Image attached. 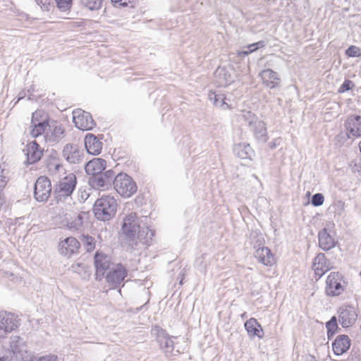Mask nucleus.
I'll list each match as a JSON object with an SVG mask.
<instances>
[{"instance_id":"20","label":"nucleus","mask_w":361,"mask_h":361,"mask_svg":"<svg viewBox=\"0 0 361 361\" xmlns=\"http://www.w3.org/2000/svg\"><path fill=\"white\" fill-rule=\"evenodd\" d=\"M102 142L92 133H87L85 137V147L87 152L92 155L100 154L102 149Z\"/></svg>"},{"instance_id":"45","label":"nucleus","mask_w":361,"mask_h":361,"mask_svg":"<svg viewBox=\"0 0 361 361\" xmlns=\"http://www.w3.org/2000/svg\"><path fill=\"white\" fill-rule=\"evenodd\" d=\"M65 219H68V214H62L56 215V216H54L53 218V221H54V224H55V226H56L57 227L63 228V227H66V226H62V225L61 226L59 224L61 221H63V220Z\"/></svg>"},{"instance_id":"10","label":"nucleus","mask_w":361,"mask_h":361,"mask_svg":"<svg viewBox=\"0 0 361 361\" xmlns=\"http://www.w3.org/2000/svg\"><path fill=\"white\" fill-rule=\"evenodd\" d=\"M338 322L343 328L353 326L357 320V314L354 307L343 305L338 310Z\"/></svg>"},{"instance_id":"54","label":"nucleus","mask_w":361,"mask_h":361,"mask_svg":"<svg viewBox=\"0 0 361 361\" xmlns=\"http://www.w3.org/2000/svg\"><path fill=\"white\" fill-rule=\"evenodd\" d=\"M280 81L281 80H269V81L263 82V83L266 87H267L270 89H274V88L279 86Z\"/></svg>"},{"instance_id":"4","label":"nucleus","mask_w":361,"mask_h":361,"mask_svg":"<svg viewBox=\"0 0 361 361\" xmlns=\"http://www.w3.org/2000/svg\"><path fill=\"white\" fill-rule=\"evenodd\" d=\"M114 189L121 196L129 197L135 192L137 186L129 176L119 173L114 178Z\"/></svg>"},{"instance_id":"49","label":"nucleus","mask_w":361,"mask_h":361,"mask_svg":"<svg viewBox=\"0 0 361 361\" xmlns=\"http://www.w3.org/2000/svg\"><path fill=\"white\" fill-rule=\"evenodd\" d=\"M204 259V256L203 255L200 257L197 258L195 261V266L201 272L206 271V267L203 264Z\"/></svg>"},{"instance_id":"24","label":"nucleus","mask_w":361,"mask_h":361,"mask_svg":"<svg viewBox=\"0 0 361 361\" xmlns=\"http://www.w3.org/2000/svg\"><path fill=\"white\" fill-rule=\"evenodd\" d=\"M254 255L255 258L265 266H271L274 263V255L268 247H258Z\"/></svg>"},{"instance_id":"46","label":"nucleus","mask_w":361,"mask_h":361,"mask_svg":"<svg viewBox=\"0 0 361 361\" xmlns=\"http://www.w3.org/2000/svg\"><path fill=\"white\" fill-rule=\"evenodd\" d=\"M355 86L353 81L350 80H345L339 88L338 92L340 93L345 92L351 90Z\"/></svg>"},{"instance_id":"21","label":"nucleus","mask_w":361,"mask_h":361,"mask_svg":"<svg viewBox=\"0 0 361 361\" xmlns=\"http://www.w3.org/2000/svg\"><path fill=\"white\" fill-rule=\"evenodd\" d=\"M106 165V160L94 158L85 164V169L87 174L94 176L102 173V171L105 169Z\"/></svg>"},{"instance_id":"14","label":"nucleus","mask_w":361,"mask_h":361,"mask_svg":"<svg viewBox=\"0 0 361 361\" xmlns=\"http://www.w3.org/2000/svg\"><path fill=\"white\" fill-rule=\"evenodd\" d=\"M64 136V130L61 124L52 121H49L47 130L44 135L47 142L51 144L59 142Z\"/></svg>"},{"instance_id":"34","label":"nucleus","mask_w":361,"mask_h":361,"mask_svg":"<svg viewBox=\"0 0 361 361\" xmlns=\"http://www.w3.org/2000/svg\"><path fill=\"white\" fill-rule=\"evenodd\" d=\"M208 98L216 106L224 107L226 106L225 108L228 106L225 102L226 97L223 94H217L215 92L210 91L208 94Z\"/></svg>"},{"instance_id":"63","label":"nucleus","mask_w":361,"mask_h":361,"mask_svg":"<svg viewBox=\"0 0 361 361\" xmlns=\"http://www.w3.org/2000/svg\"><path fill=\"white\" fill-rule=\"evenodd\" d=\"M242 318H244V317H246V312H244L242 315H241Z\"/></svg>"},{"instance_id":"50","label":"nucleus","mask_w":361,"mask_h":361,"mask_svg":"<svg viewBox=\"0 0 361 361\" xmlns=\"http://www.w3.org/2000/svg\"><path fill=\"white\" fill-rule=\"evenodd\" d=\"M36 361H59L57 355H47L44 356H41Z\"/></svg>"},{"instance_id":"37","label":"nucleus","mask_w":361,"mask_h":361,"mask_svg":"<svg viewBox=\"0 0 361 361\" xmlns=\"http://www.w3.org/2000/svg\"><path fill=\"white\" fill-rule=\"evenodd\" d=\"M263 82L269 80H281L276 72L271 69H265L260 73Z\"/></svg>"},{"instance_id":"17","label":"nucleus","mask_w":361,"mask_h":361,"mask_svg":"<svg viewBox=\"0 0 361 361\" xmlns=\"http://www.w3.org/2000/svg\"><path fill=\"white\" fill-rule=\"evenodd\" d=\"M319 246L324 251H329L334 248L337 242L330 234L329 228L326 227L322 229L318 233Z\"/></svg>"},{"instance_id":"9","label":"nucleus","mask_w":361,"mask_h":361,"mask_svg":"<svg viewBox=\"0 0 361 361\" xmlns=\"http://www.w3.org/2000/svg\"><path fill=\"white\" fill-rule=\"evenodd\" d=\"M51 192V181L47 177H39L35 184L34 194L38 202H45L48 200Z\"/></svg>"},{"instance_id":"59","label":"nucleus","mask_w":361,"mask_h":361,"mask_svg":"<svg viewBox=\"0 0 361 361\" xmlns=\"http://www.w3.org/2000/svg\"><path fill=\"white\" fill-rule=\"evenodd\" d=\"M11 358L8 356H3L0 357V361H11Z\"/></svg>"},{"instance_id":"48","label":"nucleus","mask_w":361,"mask_h":361,"mask_svg":"<svg viewBox=\"0 0 361 361\" xmlns=\"http://www.w3.org/2000/svg\"><path fill=\"white\" fill-rule=\"evenodd\" d=\"M47 168L49 172L54 173L59 172L60 169L62 168V166L54 160L53 162L47 164Z\"/></svg>"},{"instance_id":"28","label":"nucleus","mask_w":361,"mask_h":361,"mask_svg":"<svg viewBox=\"0 0 361 361\" xmlns=\"http://www.w3.org/2000/svg\"><path fill=\"white\" fill-rule=\"evenodd\" d=\"M255 138L262 142H266L268 140L267 128L264 122L258 120L255 125L251 127Z\"/></svg>"},{"instance_id":"31","label":"nucleus","mask_w":361,"mask_h":361,"mask_svg":"<svg viewBox=\"0 0 361 361\" xmlns=\"http://www.w3.org/2000/svg\"><path fill=\"white\" fill-rule=\"evenodd\" d=\"M48 123V121L42 120L35 123H31L30 127L32 129L30 130V135L34 137H37L42 134H44L45 135L46 131L47 130Z\"/></svg>"},{"instance_id":"43","label":"nucleus","mask_w":361,"mask_h":361,"mask_svg":"<svg viewBox=\"0 0 361 361\" xmlns=\"http://www.w3.org/2000/svg\"><path fill=\"white\" fill-rule=\"evenodd\" d=\"M55 198L57 202L66 201V199L71 195L70 194H65L61 191V188L58 187L57 189L54 191Z\"/></svg>"},{"instance_id":"40","label":"nucleus","mask_w":361,"mask_h":361,"mask_svg":"<svg viewBox=\"0 0 361 361\" xmlns=\"http://www.w3.org/2000/svg\"><path fill=\"white\" fill-rule=\"evenodd\" d=\"M135 5V0H114V9L120 8H134Z\"/></svg>"},{"instance_id":"5","label":"nucleus","mask_w":361,"mask_h":361,"mask_svg":"<svg viewBox=\"0 0 361 361\" xmlns=\"http://www.w3.org/2000/svg\"><path fill=\"white\" fill-rule=\"evenodd\" d=\"M90 215V212H81L77 215L68 214V219H65L59 224L66 226L70 231H82L84 226L88 225Z\"/></svg>"},{"instance_id":"3","label":"nucleus","mask_w":361,"mask_h":361,"mask_svg":"<svg viewBox=\"0 0 361 361\" xmlns=\"http://www.w3.org/2000/svg\"><path fill=\"white\" fill-rule=\"evenodd\" d=\"M152 336L155 337L161 350L167 357L176 355L174 343L171 337L162 328L154 326L151 330Z\"/></svg>"},{"instance_id":"16","label":"nucleus","mask_w":361,"mask_h":361,"mask_svg":"<svg viewBox=\"0 0 361 361\" xmlns=\"http://www.w3.org/2000/svg\"><path fill=\"white\" fill-rule=\"evenodd\" d=\"M24 152L27 156L26 162L28 164H32L41 159L44 149L40 147L36 141H33L26 145Z\"/></svg>"},{"instance_id":"12","label":"nucleus","mask_w":361,"mask_h":361,"mask_svg":"<svg viewBox=\"0 0 361 361\" xmlns=\"http://www.w3.org/2000/svg\"><path fill=\"white\" fill-rule=\"evenodd\" d=\"M93 187L101 190H106L111 188L113 185V171L108 170L90 178Z\"/></svg>"},{"instance_id":"64","label":"nucleus","mask_w":361,"mask_h":361,"mask_svg":"<svg viewBox=\"0 0 361 361\" xmlns=\"http://www.w3.org/2000/svg\"><path fill=\"white\" fill-rule=\"evenodd\" d=\"M100 201V199H97L95 200L94 203L95 204H97V203H99V202Z\"/></svg>"},{"instance_id":"60","label":"nucleus","mask_w":361,"mask_h":361,"mask_svg":"<svg viewBox=\"0 0 361 361\" xmlns=\"http://www.w3.org/2000/svg\"><path fill=\"white\" fill-rule=\"evenodd\" d=\"M305 361H317L315 357L312 355H309L307 358H306V360Z\"/></svg>"},{"instance_id":"47","label":"nucleus","mask_w":361,"mask_h":361,"mask_svg":"<svg viewBox=\"0 0 361 361\" xmlns=\"http://www.w3.org/2000/svg\"><path fill=\"white\" fill-rule=\"evenodd\" d=\"M43 11H48L51 7V0H35Z\"/></svg>"},{"instance_id":"56","label":"nucleus","mask_w":361,"mask_h":361,"mask_svg":"<svg viewBox=\"0 0 361 361\" xmlns=\"http://www.w3.org/2000/svg\"><path fill=\"white\" fill-rule=\"evenodd\" d=\"M256 51V48H253V49H250V50H243V51H241L238 53L239 56H247L251 53H252L253 51Z\"/></svg>"},{"instance_id":"22","label":"nucleus","mask_w":361,"mask_h":361,"mask_svg":"<svg viewBox=\"0 0 361 361\" xmlns=\"http://www.w3.org/2000/svg\"><path fill=\"white\" fill-rule=\"evenodd\" d=\"M350 346V340L346 335H340L336 337L332 343V348L336 355H341L345 353Z\"/></svg>"},{"instance_id":"61","label":"nucleus","mask_w":361,"mask_h":361,"mask_svg":"<svg viewBox=\"0 0 361 361\" xmlns=\"http://www.w3.org/2000/svg\"><path fill=\"white\" fill-rule=\"evenodd\" d=\"M4 189H1L0 188V200H2L4 203L5 202V199H4V194L2 193V191H3Z\"/></svg>"},{"instance_id":"52","label":"nucleus","mask_w":361,"mask_h":361,"mask_svg":"<svg viewBox=\"0 0 361 361\" xmlns=\"http://www.w3.org/2000/svg\"><path fill=\"white\" fill-rule=\"evenodd\" d=\"M324 197L322 193H317L312 197L310 203H324Z\"/></svg>"},{"instance_id":"18","label":"nucleus","mask_w":361,"mask_h":361,"mask_svg":"<svg viewBox=\"0 0 361 361\" xmlns=\"http://www.w3.org/2000/svg\"><path fill=\"white\" fill-rule=\"evenodd\" d=\"M312 269L319 279L331 269L330 263L324 253H319L316 256L312 264Z\"/></svg>"},{"instance_id":"53","label":"nucleus","mask_w":361,"mask_h":361,"mask_svg":"<svg viewBox=\"0 0 361 361\" xmlns=\"http://www.w3.org/2000/svg\"><path fill=\"white\" fill-rule=\"evenodd\" d=\"M4 169H1L0 168V188L4 189L5 186L7 184L8 179L4 175Z\"/></svg>"},{"instance_id":"62","label":"nucleus","mask_w":361,"mask_h":361,"mask_svg":"<svg viewBox=\"0 0 361 361\" xmlns=\"http://www.w3.org/2000/svg\"><path fill=\"white\" fill-rule=\"evenodd\" d=\"M180 276V283L182 284L183 283V277H184V274H179V277Z\"/></svg>"},{"instance_id":"35","label":"nucleus","mask_w":361,"mask_h":361,"mask_svg":"<svg viewBox=\"0 0 361 361\" xmlns=\"http://www.w3.org/2000/svg\"><path fill=\"white\" fill-rule=\"evenodd\" d=\"M80 240L86 252H90L94 250L96 241L93 237L83 234L80 237Z\"/></svg>"},{"instance_id":"33","label":"nucleus","mask_w":361,"mask_h":361,"mask_svg":"<svg viewBox=\"0 0 361 361\" xmlns=\"http://www.w3.org/2000/svg\"><path fill=\"white\" fill-rule=\"evenodd\" d=\"M23 340L20 336H13L10 338L11 350L17 359L18 358V354L23 350Z\"/></svg>"},{"instance_id":"11","label":"nucleus","mask_w":361,"mask_h":361,"mask_svg":"<svg viewBox=\"0 0 361 361\" xmlns=\"http://www.w3.org/2000/svg\"><path fill=\"white\" fill-rule=\"evenodd\" d=\"M346 136L348 139L361 137V116L350 115L344 123Z\"/></svg>"},{"instance_id":"23","label":"nucleus","mask_w":361,"mask_h":361,"mask_svg":"<svg viewBox=\"0 0 361 361\" xmlns=\"http://www.w3.org/2000/svg\"><path fill=\"white\" fill-rule=\"evenodd\" d=\"M155 231L150 229L148 226L140 228L137 233L136 240L138 242V246L140 245H144L145 247L152 245L153 241V237L154 236Z\"/></svg>"},{"instance_id":"1","label":"nucleus","mask_w":361,"mask_h":361,"mask_svg":"<svg viewBox=\"0 0 361 361\" xmlns=\"http://www.w3.org/2000/svg\"><path fill=\"white\" fill-rule=\"evenodd\" d=\"M140 226L136 213L131 212L123 220L121 230L118 233V239L122 247L127 251L139 250L136 240Z\"/></svg>"},{"instance_id":"2","label":"nucleus","mask_w":361,"mask_h":361,"mask_svg":"<svg viewBox=\"0 0 361 361\" xmlns=\"http://www.w3.org/2000/svg\"><path fill=\"white\" fill-rule=\"evenodd\" d=\"M111 262V257L102 252L97 251L94 256V264L95 267V279L101 281L104 278L105 274L106 281L110 284H113V269H110Z\"/></svg>"},{"instance_id":"25","label":"nucleus","mask_w":361,"mask_h":361,"mask_svg":"<svg viewBox=\"0 0 361 361\" xmlns=\"http://www.w3.org/2000/svg\"><path fill=\"white\" fill-rule=\"evenodd\" d=\"M245 328L251 337L257 336L258 338H262L263 330L261 325L255 318H250L247 320L245 323Z\"/></svg>"},{"instance_id":"51","label":"nucleus","mask_w":361,"mask_h":361,"mask_svg":"<svg viewBox=\"0 0 361 361\" xmlns=\"http://www.w3.org/2000/svg\"><path fill=\"white\" fill-rule=\"evenodd\" d=\"M266 42L263 40L259 41L257 42L249 44L246 49L247 50L253 49V48H256V50H257L259 48H262L265 47Z\"/></svg>"},{"instance_id":"26","label":"nucleus","mask_w":361,"mask_h":361,"mask_svg":"<svg viewBox=\"0 0 361 361\" xmlns=\"http://www.w3.org/2000/svg\"><path fill=\"white\" fill-rule=\"evenodd\" d=\"M233 152L236 156L243 159H252L255 152L250 145L246 143H239L234 146Z\"/></svg>"},{"instance_id":"39","label":"nucleus","mask_w":361,"mask_h":361,"mask_svg":"<svg viewBox=\"0 0 361 361\" xmlns=\"http://www.w3.org/2000/svg\"><path fill=\"white\" fill-rule=\"evenodd\" d=\"M103 0H80L81 4L91 11L99 10Z\"/></svg>"},{"instance_id":"15","label":"nucleus","mask_w":361,"mask_h":361,"mask_svg":"<svg viewBox=\"0 0 361 361\" xmlns=\"http://www.w3.org/2000/svg\"><path fill=\"white\" fill-rule=\"evenodd\" d=\"M63 156L71 164H79L83 160V150L76 145L67 144L63 149Z\"/></svg>"},{"instance_id":"27","label":"nucleus","mask_w":361,"mask_h":361,"mask_svg":"<svg viewBox=\"0 0 361 361\" xmlns=\"http://www.w3.org/2000/svg\"><path fill=\"white\" fill-rule=\"evenodd\" d=\"M113 204H93V213L94 216L100 221H107L111 218L109 209Z\"/></svg>"},{"instance_id":"57","label":"nucleus","mask_w":361,"mask_h":361,"mask_svg":"<svg viewBox=\"0 0 361 361\" xmlns=\"http://www.w3.org/2000/svg\"><path fill=\"white\" fill-rule=\"evenodd\" d=\"M89 196L90 195L87 193L85 191L81 192V194L80 195V201L85 202V200H87Z\"/></svg>"},{"instance_id":"36","label":"nucleus","mask_w":361,"mask_h":361,"mask_svg":"<svg viewBox=\"0 0 361 361\" xmlns=\"http://www.w3.org/2000/svg\"><path fill=\"white\" fill-rule=\"evenodd\" d=\"M240 116L245 124L250 128L259 120L257 116L250 111H243Z\"/></svg>"},{"instance_id":"58","label":"nucleus","mask_w":361,"mask_h":361,"mask_svg":"<svg viewBox=\"0 0 361 361\" xmlns=\"http://www.w3.org/2000/svg\"><path fill=\"white\" fill-rule=\"evenodd\" d=\"M310 195H311L310 192L307 191L306 192V194H305V197L307 199L306 203H310L311 202V201L310 200Z\"/></svg>"},{"instance_id":"7","label":"nucleus","mask_w":361,"mask_h":361,"mask_svg":"<svg viewBox=\"0 0 361 361\" xmlns=\"http://www.w3.org/2000/svg\"><path fill=\"white\" fill-rule=\"evenodd\" d=\"M73 119L75 126L82 130H92L96 126V123L92 118L90 113L80 109L73 111Z\"/></svg>"},{"instance_id":"44","label":"nucleus","mask_w":361,"mask_h":361,"mask_svg":"<svg viewBox=\"0 0 361 361\" xmlns=\"http://www.w3.org/2000/svg\"><path fill=\"white\" fill-rule=\"evenodd\" d=\"M55 1H56V3L59 8L63 11L68 10L70 8L71 4L72 2V0H55Z\"/></svg>"},{"instance_id":"29","label":"nucleus","mask_w":361,"mask_h":361,"mask_svg":"<svg viewBox=\"0 0 361 361\" xmlns=\"http://www.w3.org/2000/svg\"><path fill=\"white\" fill-rule=\"evenodd\" d=\"M76 185V178L73 174H71L63 178L60 182L59 187L61 188V191L65 192V194L71 195L74 190Z\"/></svg>"},{"instance_id":"19","label":"nucleus","mask_w":361,"mask_h":361,"mask_svg":"<svg viewBox=\"0 0 361 361\" xmlns=\"http://www.w3.org/2000/svg\"><path fill=\"white\" fill-rule=\"evenodd\" d=\"M216 83L221 87H226L234 81V77L225 67H218L214 72Z\"/></svg>"},{"instance_id":"30","label":"nucleus","mask_w":361,"mask_h":361,"mask_svg":"<svg viewBox=\"0 0 361 361\" xmlns=\"http://www.w3.org/2000/svg\"><path fill=\"white\" fill-rule=\"evenodd\" d=\"M128 275V270L122 264L114 266V290L124 281Z\"/></svg>"},{"instance_id":"6","label":"nucleus","mask_w":361,"mask_h":361,"mask_svg":"<svg viewBox=\"0 0 361 361\" xmlns=\"http://www.w3.org/2000/svg\"><path fill=\"white\" fill-rule=\"evenodd\" d=\"M343 275L339 272H331L328 276L326 281L325 292L328 296L340 295L345 290V286L342 284Z\"/></svg>"},{"instance_id":"38","label":"nucleus","mask_w":361,"mask_h":361,"mask_svg":"<svg viewBox=\"0 0 361 361\" xmlns=\"http://www.w3.org/2000/svg\"><path fill=\"white\" fill-rule=\"evenodd\" d=\"M326 328L327 329L328 338H329L335 334L338 329L337 319L335 316H333L330 320L326 323Z\"/></svg>"},{"instance_id":"13","label":"nucleus","mask_w":361,"mask_h":361,"mask_svg":"<svg viewBox=\"0 0 361 361\" xmlns=\"http://www.w3.org/2000/svg\"><path fill=\"white\" fill-rule=\"evenodd\" d=\"M80 247V243L74 237H68L59 243V252L66 257H70L76 254Z\"/></svg>"},{"instance_id":"55","label":"nucleus","mask_w":361,"mask_h":361,"mask_svg":"<svg viewBox=\"0 0 361 361\" xmlns=\"http://www.w3.org/2000/svg\"><path fill=\"white\" fill-rule=\"evenodd\" d=\"M41 112L40 111H35L32 114L31 123H37V121H40L39 119V117L40 116Z\"/></svg>"},{"instance_id":"42","label":"nucleus","mask_w":361,"mask_h":361,"mask_svg":"<svg viewBox=\"0 0 361 361\" xmlns=\"http://www.w3.org/2000/svg\"><path fill=\"white\" fill-rule=\"evenodd\" d=\"M71 269L72 271H73L74 273H77L80 275H82V272H87V267L82 263H75L72 264Z\"/></svg>"},{"instance_id":"41","label":"nucleus","mask_w":361,"mask_h":361,"mask_svg":"<svg viewBox=\"0 0 361 361\" xmlns=\"http://www.w3.org/2000/svg\"><path fill=\"white\" fill-rule=\"evenodd\" d=\"M345 54L349 57H357L361 55L360 49L356 46L351 45L346 49Z\"/></svg>"},{"instance_id":"32","label":"nucleus","mask_w":361,"mask_h":361,"mask_svg":"<svg viewBox=\"0 0 361 361\" xmlns=\"http://www.w3.org/2000/svg\"><path fill=\"white\" fill-rule=\"evenodd\" d=\"M250 243L255 250L264 247L265 240L263 234L257 231H252L250 233Z\"/></svg>"},{"instance_id":"8","label":"nucleus","mask_w":361,"mask_h":361,"mask_svg":"<svg viewBox=\"0 0 361 361\" xmlns=\"http://www.w3.org/2000/svg\"><path fill=\"white\" fill-rule=\"evenodd\" d=\"M20 325L18 317L11 312L6 311L0 312V336L11 333L16 330Z\"/></svg>"}]
</instances>
